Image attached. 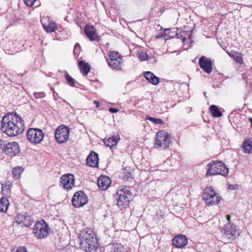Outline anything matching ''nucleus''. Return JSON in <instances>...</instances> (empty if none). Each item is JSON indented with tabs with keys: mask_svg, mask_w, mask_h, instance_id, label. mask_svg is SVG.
<instances>
[{
	"mask_svg": "<svg viewBox=\"0 0 252 252\" xmlns=\"http://www.w3.org/2000/svg\"><path fill=\"white\" fill-rule=\"evenodd\" d=\"M0 129L9 137L16 136L24 131L25 122L16 112H8L2 118Z\"/></svg>",
	"mask_w": 252,
	"mask_h": 252,
	"instance_id": "nucleus-1",
	"label": "nucleus"
},
{
	"mask_svg": "<svg viewBox=\"0 0 252 252\" xmlns=\"http://www.w3.org/2000/svg\"><path fill=\"white\" fill-rule=\"evenodd\" d=\"M229 172V168L225 163L220 160H212L207 165L206 177L220 175L226 177Z\"/></svg>",
	"mask_w": 252,
	"mask_h": 252,
	"instance_id": "nucleus-2",
	"label": "nucleus"
},
{
	"mask_svg": "<svg viewBox=\"0 0 252 252\" xmlns=\"http://www.w3.org/2000/svg\"><path fill=\"white\" fill-rule=\"evenodd\" d=\"M114 195L117 198V205L121 210L129 206V201L132 196L129 187L119 189Z\"/></svg>",
	"mask_w": 252,
	"mask_h": 252,
	"instance_id": "nucleus-3",
	"label": "nucleus"
},
{
	"mask_svg": "<svg viewBox=\"0 0 252 252\" xmlns=\"http://www.w3.org/2000/svg\"><path fill=\"white\" fill-rule=\"evenodd\" d=\"M106 60L109 66L112 69L116 71L122 70V65L124 63L123 59L121 54L118 51L109 52Z\"/></svg>",
	"mask_w": 252,
	"mask_h": 252,
	"instance_id": "nucleus-4",
	"label": "nucleus"
},
{
	"mask_svg": "<svg viewBox=\"0 0 252 252\" xmlns=\"http://www.w3.org/2000/svg\"><path fill=\"white\" fill-rule=\"evenodd\" d=\"M50 228L48 224L44 220L36 222L33 227V233L38 239H43L47 237Z\"/></svg>",
	"mask_w": 252,
	"mask_h": 252,
	"instance_id": "nucleus-5",
	"label": "nucleus"
},
{
	"mask_svg": "<svg viewBox=\"0 0 252 252\" xmlns=\"http://www.w3.org/2000/svg\"><path fill=\"white\" fill-rule=\"evenodd\" d=\"M26 134L28 140L34 144L40 143L44 137L42 130L37 128H30Z\"/></svg>",
	"mask_w": 252,
	"mask_h": 252,
	"instance_id": "nucleus-6",
	"label": "nucleus"
},
{
	"mask_svg": "<svg viewBox=\"0 0 252 252\" xmlns=\"http://www.w3.org/2000/svg\"><path fill=\"white\" fill-rule=\"evenodd\" d=\"M221 197L219 196L212 187H206L203 191V200L208 205L218 204Z\"/></svg>",
	"mask_w": 252,
	"mask_h": 252,
	"instance_id": "nucleus-7",
	"label": "nucleus"
},
{
	"mask_svg": "<svg viewBox=\"0 0 252 252\" xmlns=\"http://www.w3.org/2000/svg\"><path fill=\"white\" fill-rule=\"evenodd\" d=\"M221 232L223 239L229 241L236 235H239V229L233 223H227Z\"/></svg>",
	"mask_w": 252,
	"mask_h": 252,
	"instance_id": "nucleus-8",
	"label": "nucleus"
},
{
	"mask_svg": "<svg viewBox=\"0 0 252 252\" xmlns=\"http://www.w3.org/2000/svg\"><path fill=\"white\" fill-rule=\"evenodd\" d=\"M171 143V136L169 132L164 130H158V149H168Z\"/></svg>",
	"mask_w": 252,
	"mask_h": 252,
	"instance_id": "nucleus-9",
	"label": "nucleus"
},
{
	"mask_svg": "<svg viewBox=\"0 0 252 252\" xmlns=\"http://www.w3.org/2000/svg\"><path fill=\"white\" fill-rule=\"evenodd\" d=\"M69 128L64 125H61L56 130L55 138L57 142L62 144L66 141L69 137Z\"/></svg>",
	"mask_w": 252,
	"mask_h": 252,
	"instance_id": "nucleus-10",
	"label": "nucleus"
},
{
	"mask_svg": "<svg viewBox=\"0 0 252 252\" xmlns=\"http://www.w3.org/2000/svg\"><path fill=\"white\" fill-rule=\"evenodd\" d=\"M71 201L74 207L79 208L88 203V197L84 191L79 190L74 193Z\"/></svg>",
	"mask_w": 252,
	"mask_h": 252,
	"instance_id": "nucleus-11",
	"label": "nucleus"
},
{
	"mask_svg": "<svg viewBox=\"0 0 252 252\" xmlns=\"http://www.w3.org/2000/svg\"><path fill=\"white\" fill-rule=\"evenodd\" d=\"M199 65L207 74H210L213 71V62L210 58L202 56L199 59Z\"/></svg>",
	"mask_w": 252,
	"mask_h": 252,
	"instance_id": "nucleus-12",
	"label": "nucleus"
},
{
	"mask_svg": "<svg viewBox=\"0 0 252 252\" xmlns=\"http://www.w3.org/2000/svg\"><path fill=\"white\" fill-rule=\"evenodd\" d=\"M20 152L19 144L16 142L6 143L3 153L9 157H13Z\"/></svg>",
	"mask_w": 252,
	"mask_h": 252,
	"instance_id": "nucleus-13",
	"label": "nucleus"
},
{
	"mask_svg": "<svg viewBox=\"0 0 252 252\" xmlns=\"http://www.w3.org/2000/svg\"><path fill=\"white\" fill-rule=\"evenodd\" d=\"M74 181V176L72 174H66L62 176L60 183L63 189L68 190L72 189Z\"/></svg>",
	"mask_w": 252,
	"mask_h": 252,
	"instance_id": "nucleus-14",
	"label": "nucleus"
},
{
	"mask_svg": "<svg viewBox=\"0 0 252 252\" xmlns=\"http://www.w3.org/2000/svg\"><path fill=\"white\" fill-rule=\"evenodd\" d=\"M84 32L91 41H100V37L97 34L96 30L94 26L86 25L84 28Z\"/></svg>",
	"mask_w": 252,
	"mask_h": 252,
	"instance_id": "nucleus-15",
	"label": "nucleus"
},
{
	"mask_svg": "<svg viewBox=\"0 0 252 252\" xmlns=\"http://www.w3.org/2000/svg\"><path fill=\"white\" fill-rule=\"evenodd\" d=\"M81 249L87 252H91L93 250L96 249V239L91 238V239L85 240L84 241L80 242Z\"/></svg>",
	"mask_w": 252,
	"mask_h": 252,
	"instance_id": "nucleus-16",
	"label": "nucleus"
},
{
	"mask_svg": "<svg viewBox=\"0 0 252 252\" xmlns=\"http://www.w3.org/2000/svg\"><path fill=\"white\" fill-rule=\"evenodd\" d=\"M188 239L185 235L178 234L172 240L173 246L177 248H182L187 245Z\"/></svg>",
	"mask_w": 252,
	"mask_h": 252,
	"instance_id": "nucleus-17",
	"label": "nucleus"
},
{
	"mask_svg": "<svg viewBox=\"0 0 252 252\" xmlns=\"http://www.w3.org/2000/svg\"><path fill=\"white\" fill-rule=\"evenodd\" d=\"M98 155L94 151H91L87 158L86 164L90 167H98Z\"/></svg>",
	"mask_w": 252,
	"mask_h": 252,
	"instance_id": "nucleus-18",
	"label": "nucleus"
},
{
	"mask_svg": "<svg viewBox=\"0 0 252 252\" xmlns=\"http://www.w3.org/2000/svg\"><path fill=\"white\" fill-rule=\"evenodd\" d=\"M97 185L102 190H105L111 183L110 178L105 175H101L97 179Z\"/></svg>",
	"mask_w": 252,
	"mask_h": 252,
	"instance_id": "nucleus-19",
	"label": "nucleus"
},
{
	"mask_svg": "<svg viewBox=\"0 0 252 252\" xmlns=\"http://www.w3.org/2000/svg\"><path fill=\"white\" fill-rule=\"evenodd\" d=\"M121 138L119 135L116 136H112L106 139L105 138L103 140L105 145L110 147L111 149H114L116 148V145Z\"/></svg>",
	"mask_w": 252,
	"mask_h": 252,
	"instance_id": "nucleus-20",
	"label": "nucleus"
},
{
	"mask_svg": "<svg viewBox=\"0 0 252 252\" xmlns=\"http://www.w3.org/2000/svg\"><path fill=\"white\" fill-rule=\"evenodd\" d=\"M78 66L82 74L84 76H87L91 68L90 64L84 60H81L78 61Z\"/></svg>",
	"mask_w": 252,
	"mask_h": 252,
	"instance_id": "nucleus-21",
	"label": "nucleus"
},
{
	"mask_svg": "<svg viewBox=\"0 0 252 252\" xmlns=\"http://www.w3.org/2000/svg\"><path fill=\"white\" fill-rule=\"evenodd\" d=\"M91 238H96V236L93 231L89 229V230L85 231V230H82L78 236V239L80 242L84 241L85 240L91 239Z\"/></svg>",
	"mask_w": 252,
	"mask_h": 252,
	"instance_id": "nucleus-22",
	"label": "nucleus"
},
{
	"mask_svg": "<svg viewBox=\"0 0 252 252\" xmlns=\"http://www.w3.org/2000/svg\"><path fill=\"white\" fill-rule=\"evenodd\" d=\"M143 75L150 83L154 85L158 84V77L151 71L144 72Z\"/></svg>",
	"mask_w": 252,
	"mask_h": 252,
	"instance_id": "nucleus-23",
	"label": "nucleus"
},
{
	"mask_svg": "<svg viewBox=\"0 0 252 252\" xmlns=\"http://www.w3.org/2000/svg\"><path fill=\"white\" fill-rule=\"evenodd\" d=\"M243 148L244 153H252V138H247L244 141Z\"/></svg>",
	"mask_w": 252,
	"mask_h": 252,
	"instance_id": "nucleus-24",
	"label": "nucleus"
},
{
	"mask_svg": "<svg viewBox=\"0 0 252 252\" xmlns=\"http://www.w3.org/2000/svg\"><path fill=\"white\" fill-rule=\"evenodd\" d=\"M209 111L212 116L214 118L220 117L222 115L221 112L217 105H210L209 107Z\"/></svg>",
	"mask_w": 252,
	"mask_h": 252,
	"instance_id": "nucleus-25",
	"label": "nucleus"
},
{
	"mask_svg": "<svg viewBox=\"0 0 252 252\" xmlns=\"http://www.w3.org/2000/svg\"><path fill=\"white\" fill-rule=\"evenodd\" d=\"M9 205V203L8 199L5 197H2L0 199V212H6Z\"/></svg>",
	"mask_w": 252,
	"mask_h": 252,
	"instance_id": "nucleus-26",
	"label": "nucleus"
},
{
	"mask_svg": "<svg viewBox=\"0 0 252 252\" xmlns=\"http://www.w3.org/2000/svg\"><path fill=\"white\" fill-rule=\"evenodd\" d=\"M42 24L44 29L48 33L54 32L57 28L56 23L53 21H50L48 25Z\"/></svg>",
	"mask_w": 252,
	"mask_h": 252,
	"instance_id": "nucleus-27",
	"label": "nucleus"
},
{
	"mask_svg": "<svg viewBox=\"0 0 252 252\" xmlns=\"http://www.w3.org/2000/svg\"><path fill=\"white\" fill-rule=\"evenodd\" d=\"M170 30L167 32L166 35L167 39L176 37L178 38L179 29L178 28H169Z\"/></svg>",
	"mask_w": 252,
	"mask_h": 252,
	"instance_id": "nucleus-28",
	"label": "nucleus"
},
{
	"mask_svg": "<svg viewBox=\"0 0 252 252\" xmlns=\"http://www.w3.org/2000/svg\"><path fill=\"white\" fill-rule=\"evenodd\" d=\"M178 39H181L185 42L187 39V37L189 38L191 37V33L189 31H185L182 30L181 29H179Z\"/></svg>",
	"mask_w": 252,
	"mask_h": 252,
	"instance_id": "nucleus-29",
	"label": "nucleus"
},
{
	"mask_svg": "<svg viewBox=\"0 0 252 252\" xmlns=\"http://www.w3.org/2000/svg\"><path fill=\"white\" fill-rule=\"evenodd\" d=\"M24 168L22 167L17 166L13 168L12 172L13 177L16 179H19L21 177V173L24 171Z\"/></svg>",
	"mask_w": 252,
	"mask_h": 252,
	"instance_id": "nucleus-30",
	"label": "nucleus"
},
{
	"mask_svg": "<svg viewBox=\"0 0 252 252\" xmlns=\"http://www.w3.org/2000/svg\"><path fill=\"white\" fill-rule=\"evenodd\" d=\"M125 248L121 243H113L111 249V252H124Z\"/></svg>",
	"mask_w": 252,
	"mask_h": 252,
	"instance_id": "nucleus-31",
	"label": "nucleus"
},
{
	"mask_svg": "<svg viewBox=\"0 0 252 252\" xmlns=\"http://www.w3.org/2000/svg\"><path fill=\"white\" fill-rule=\"evenodd\" d=\"M33 221L32 218L31 216H25L21 226L22 227H29Z\"/></svg>",
	"mask_w": 252,
	"mask_h": 252,
	"instance_id": "nucleus-32",
	"label": "nucleus"
},
{
	"mask_svg": "<svg viewBox=\"0 0 252 252\" xmlns=\"http://www.w3.org/2000/svg\"><path fill=\"white\" fill-rule=\"evenodd\" d=\"M65 78L67 81V84L71 87H75L76 80L73 78L66 71L65 73Z\"/></svg>",
	"mask_w": 252,
	"mask_h": 252,
	"instance_id": "nucleus-33",
	"label": "nucleus"
},
{
	"mask_svg": "<svg viewBox=\"0 0 252 252\" xmlns=\"http://www.w3.org/2000/svg\"><path fill=\"white\" fill-rule=\"evenodd\" d=\"M169 30H170V29H164L160 27L159 30H158V38H163L165 40H166V35Z\"/></svg>",
	"mask_w": 252,
	"mask_h": 252,
	"instance_id": "nucleus-34",
	"label": "nucleus"
},
{
	"mask_svg": "<svg viewBox=\"0 0 252 252\" xmlns=\"http://www.w3.org/2000/svg\"><path fill=\"white\" fill-rule=\"evenodd\" d=\"M137 57L140 60V61H144L148 60V59L151 60V58H149V56L147 55L146 52L143 51H139L137 52Z\"/></svg>",
	"mask_w": 252,
	"mask_h": 252,
	"instance_id": "nucleus-35",
	"label": "nucleus"
},
{
	"mask_svg": "<svg viewBox=\"0 0 252 252\" xmlns=\"http://www.w3.org/2000/svg\"><path fill=\"white\" fill-rule=\"evenodd\" d=\"M235 56L232 58L235 62L242 64L244 63L243 59L242 57V54L238 52H234Z\"/></svg>",
	"mask_w": 252,
	"mask_h": 252,
	"instance_id": "nucleus-36",
	"label": "nucleus"
},
{
	"mask_svg": "<svg viewBox=\"0 0 252 252\" xmlns=\"http://www.w3.org/2000/svg\"><path fill=\"white\" fill-rule=\"evenodd\" d=\"M37 0H23L25 4L28 7H32L35 4V7H38L39 5V1L37 2Z\"/></svg>",
	"mask_w": 252,
	"mask_h": 252,
	"instance_id": "nucleus-37",
	"label": "nucleus"
},
{
	"mask_svg": "<svg viewBox=\"0 0 252 252\" xmlns=\"http://www.w3.org/2000/svg\"><path fill=\"white\" fill-rule=\"evenodd\" d=\"M123 179L125 181L130 182L133 180V174L130 172H126L123 177Z\"/></svg>",
	"mask_w": 252,
	"mask_h": 252,
	"instance_id": "nucleus-38",
	"label": "nucleus"
},
{
	"mask_svg": "<svg viewBox=\"0 0 252 252\" xmlns=\"http://www.w3.org/2000/svg\"><path fill=\"white\" fill-rule=\"evenodd\" d=\"M81 50V47L78 43H76L74 47L73 53L75 57H78L80 51Z\"/></svg>",
	"mask_w": 252,
	"mask_h": 252,
	"instance_id": "nucleus-39",
	"label": "nucleus"
},
{
	"mask_svg": "<svg viewBox=\"0 0 252 252\" xmlns=\"http://www.w3.org/2000/svg\"><path fill=\"white\" fill-rule=\"evenodd\" d=\"M25 216V215L19 214L15 218V222L17 223L18 224H22Z\"/></svg>",
	"mask_w": 252,
	"mask_h": 252,
	"instance_id": "nucleus-40",
	"label": "nucleus"
},
{
	"mask_svg": "<svg viewBox=\"0 0 252 252\" xmlns=\"http://www.w3.org/2000/svg\"><path fill=\"white\" fill-rule=\"evenodd\" d=\"M33 96L36 99L44 98L46 96V94L44 92H34Z\"/></svg>",
	"mask_w": 252,
	"mask_h": 252,
	"instance_id": "nucleus-41",
	"label": "nucleus"
},
{
	"mask_svg": "<svg viewBox=\"0 0 252 252\" xmlns=\"http://www.w3.org/2000/svg\"><path fill=\"white\" fill-rule=\"evenodd\" d=\"M6 143V141L0 139V153H3Z\"/></svg>",
	"mask_w": 252,
	"mask_h": 252,
	"instance_id": "nucleus-42",
	"label": "nucleus"
},
{
	"mask_svg": "<svg viewBox=\"0 0 252 252\" xmlns=\"http://www.w3.org/2000/svg\"><path fill=\"white\" fill-rule=\"evenodd\" d=\"M6 188V189H3V187H2V192H3V194L8 195V194L10 193V188L11 186L8 185V187L6 188V186L5 187Z\"/></svg>",
	"mask_w": 252,
	"mask_h": 252,
	"instance_id": "nucleus-43",
	"label": "nucleus"
},
{
	"mask_svg": "<svg viewBox=\"0 0 252 252\" xmlns=\"http://www.w3.org/2000/svg\"><path fill=\"white\" fill-rule=\"evenodd\" d=\"M146 119L152 122L155 124H158V118H154L149 116H146Z\"/></svg>",
	"mask_w": 252,
	"mask_h": 252,
	"instance_id": "nucleus-44",
	"label": "nucleus"
},
{
	"mask_svg": "<svg viewBox=\"0 0 252 252\" xmlns=\"http://www.w3.org/2000/svg\"><path fill=\"white\" fill-rule=\"evenodd\" d=\"M250 76H251L250 75H249L248 76H246L245 74H242V77L244 79H246V83L247 84H252V82L251 81V78H249V77Z\"/></svg>",
	"mask_w": 252,
	"mask_h": 252,
	"instance_id": "nucleus-45",
	"label": "nucleus"
},
{
	"mask_svg": "<svg viewBox=\"0 0 252 252\" xmlns=\"http://www.w3.org/2000/svg\"><path fill=\"white\" fill-rule=\"evenodd\" d=\"M16 252H27V250L25 247L20 246L18 248Z\"/></svg>",
	"mask_w": 252,
	"mask_h": 252,
	"instance_id": "nucleus-46",
	"label": "nucleus"
},
{
	"mask_svg": "<svg viewBox=\"0 0 252 252\" xmlns=\"http://www.w3.org/2000/svg\"><path fill=\"white\" fill-rule=\"evenodd\" d=\"M109 111L111 113H115L119 111V109L116 108L110 107L109 108Z\"/></svg>",
	"mask_w": 252,
	"mask_h": 252,
	"instance_id": "nucleus-47",
	"label": "nucleus"
},
{
	"mask_svg": "<svg viewBox=\"0 0 252 252\" xmlns=\"http://www.w3.org/2000/svg\"><path fill=\"white\" fill-rule=\"evenodd\" d=\"M158 125H163V126L162 127V128L166 127L167 126L166 124L164 123L161 119H159V118H158Z\"/></svg>",
	"mask_w": 252,
	"mask_h": 252,
	"instance_id": "nucleus-48",
	"label": "nucleus"
},
{
	"mask_svg": "<svg viewBox=\"0 0 252 252\" xmlns=\"http://www.w3.org/2000/svg\"><path fill=\"white\" fill-rule=\"evenodd\" d=\"M155 145L154 147L157 148V146H158V132L156 133L155 137Z\"/></svg>",
	"mask_w": 252,
	"mask_h": 252,
	"instance_id": "nucleus-49",
	"label": "nucleus"
},
{
	"mask_svg": "<svg viewBox=\"0 0 252 252\" xmlns=\"http://www.w3.org/2000/svg\"><path fill=\"white\" fill-rule=\"evenodd\" d=\"M236 187H237V185H230L228 189L230 190H234L236 189Z\"/></svg>",
	"mask_w": 252,
	"mask_h": 252,
	"instance_id": "nucleus-50",
	"label": "nucleus"
},
{
	"mask_svg": "<svg viewBox=\"0 0 252 252\" xmlns=\"http://www.w3.org/2000/svg\"><path fill=\"white\" fill-rule=\"evenodd\" d=\"M226 219L228 221L227 223H231L230 222L231 220V216L229 214H227L226 216Z\"/></svg>",
	"mask_w": 252,
	"mask_h": 252,
	"instance_id": "nucleus-51",
	"label": "nucleus"
},
{
	"mask_svg": "<svg viewBox=\"0 0 252 252\" xmlns=\"http://www.w3.org/2000/svg\"><path fill=\"white\" fill-rule=\"evenodd\" d=\"M234 52L235 51H231L230 53H228L229 56L232 58H233L234 56H235Z\"/></svg>",
	"mask_w": 252,
	"mask_h": 252,
	"instance_id": "nucleus-52",
	"label": "nucleus"
},
{
	"mask_svg": "<svg viewBox=\"0 0 252 252\" xmlns=\"http://www.w3.org/2000/svg\"><path fill=\"white\" fill-rule=\"evenodd\" d=\"M53 96L55 99H57L56 97L58 95V94L55 91H53Z\"/></svg>",
	"mask_w": 252,
	"mask_h": 252,
	"instance_id": "nucleus-53",
	"label": "nucleus"
},
{
	"mask_svg": "<svg viewBox=\"0 0 252 252\" xmlns=\"http://www.w3.org/2000/svg\"><path fill=\"white\" fill-rule=\"evenodd\" d=\"M94 103L96 105V107H98L99 106V103L97 100H94Z\"/></svg>",
	"mask_w": 252,
	"mask_h": 252,
	"instance_id": "nucleus-54",
	"label": "nucleus"
},
{
	"mask_svg": "<svg viewBox=\"0 0 252 252\" xmlns=\"http://www.w3.org/2000/svg\"><path fill=\"white\" fill-rule=\"evenodd\" d=\"M249 121L251 122V127H252V117L249 118Z\"/></svg>",
	"mask_w": 252,
	"mask_h": 252,
	"instance_id": "nucleus-55",
	"label": "nucleus"
},
{
	"mask_svg": "<svg viewBox=\"0 0 252 252\" xmlns=\"http://www.w3.org/2000/svg\"><path fill=\"white\" fill-rule=\"evenodd\" d=\"M164 11V8H161L160 9V10H159V12L161 13H162Z\"/></svg>",
	"mask_w": 252,
	"mask_h": 252,
	"instance_id": "nucleus-56",
	"label": "nucleus"
},
{
	"mask_svg": "<svg viewBox=\"0 0 252 252\" xmlns=\"http://www.w3.org/2000/svg\"><path fill=\"white\" fill-rule=\"evenodd\" d=\"M51 90H52V91L53 92V91H54V89H53V88H51Z\"/></svg>",
	"mask_w": 252,
	"mask_h": 252,
	"instance_id": "nucleus-57",
	"label": "nucleus"
},
{
	"mask_svg": "<svg viewBox=\"0 0 252 252\" xmlns=\"http://www.w3.org/2000/svg\"><path fill=\"white\" fill-rule=\"evenodd\" d=\"M153 58L154 59V62L156 63V60L155 59V57L154 56L153 57Z\"/></svg>",
	"mask_w": 252,
	"mask_h": 252,
	"instance_id": "nucleus-58",
	"label": "nucleus"
},
{
	"mask_svg": "<svg viewBox=\"0 0 252 252\" xmlns=\"http://www.w3.org/2000/svg\"><path fill=\"white\" fill-rule=\"evenodd\" d=\"M155 37H156V38L158 39V35H156Z\"/></svg>",
	"mask_w": 252,
	"mask_h": 252,
	"instance_id": "nucleus-59",
	"label": "nucleus"
},
{
	"mask_svg": "<svg viewBox=\"0 0 252 252\" xmlns=\"http://www.w3.org/2000/svg\"><path fill=\"white\" fill-rule=\"evenodd\" d=\"M158 83H159V77H158Z\"/></svg>",
	"mask_w": 252,
	"mask_h": 252,
	"instance_id": "nucleus-60",
	"label": "nucleus"
}]
</instances>
